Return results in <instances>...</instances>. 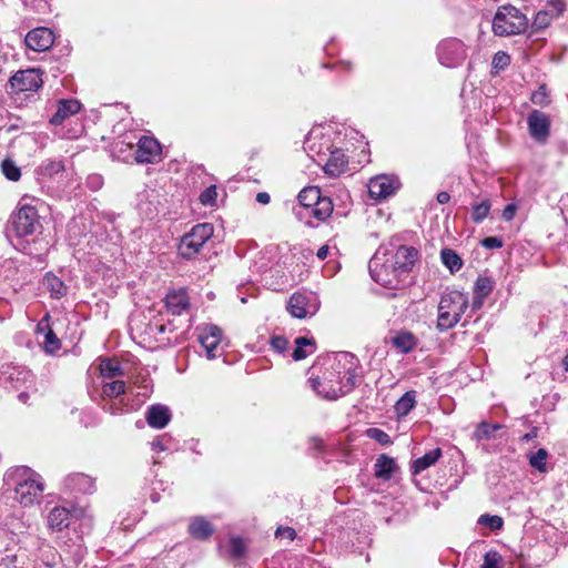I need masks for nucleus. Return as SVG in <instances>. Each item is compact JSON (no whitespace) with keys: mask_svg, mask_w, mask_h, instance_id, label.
Here are the masks:
<instances>
[{"mask_svg":"<svg viewBox=\"0 0 568 568\" xmlns=\"http://www.w3.org/2000/svg\"><path fill=\"white\" fill-rule=\"evenodd\" d=\"M356 359L353 355L342 354L331 371L324 373L323 377H312V388L326 399H337L353 390L357 383Z\"/></svg>","mask_w":568,"mask_h":568,"instance_id":"nucleus-1","label":"nucleus"},{"mask_svg":"<svg viewBox=\"0 0 568 568\" xmlns=\"http://www.w3.org/2000/svg\"><path fill=\"white\" fill-rule=\"evenodd\" d=\"M468 306L469 298L466 293L457 290L443 293L437 308L436 328L445 332L456 326Z\"/></svg>","mask_w":568,"mask_h":568,"instance_id":"nucleus-2","label":"nucleus"},{"mask_svg":"<svg viewBox=\"0 0 568 568\" xmlns=\"http://www.w3.org/2000/svg\"><path fill=\"white\" fill-rule=\"evenodd\" d=\"M16 499L23 506H31L42 498L44 485L41 476L28 467L16 470Z\"/></svg>","mask_w":568,"mask_h":568,"instance_id":"nucleus-3","label":"nucleus"},{"mask_svg":"<svg viewBox=\"0 0 568 568\" xmlns=\"http://www.w3.org/2000/svg\"><path fill=\"white\" fill-rule=\"evenodd\" d=\"M527 27V17L511 4L500 6L493 20V31L499 37L519 34Z\"/></svg>","mask_w":568,"mask_h":568,"instance_id":"nucleus-4","label":"nucleus"},{"mask_svg":"<svg viewBox=\"0 0 568 568\" xmlns=\"http://www.w3.org/2000/svg\"><path fill=\"white\" fill-rule=\"evenodd\" d=\"M213 235V225L210 223H201L192 227L179 244V253L184 258H193L199 254L203 245Z\"/></svg>","mask_w":568,"mask_h":568,"instance_id":"nucleus-5","label":"nucleus"},{"mask_svg":"<svg viewBox=\"0 0 568 568\" xmlns=\"http://www.w3.org/2000/svg\"><path fill=\"white\" fill-rule=\"evenodd\" d=\"M12 226L19 237L37 233L41 229L37 210L30 205L20 207L12 219Z\"/></svg>","mask_w":568,"mask_h":568,"instance_id":"nucleus-6","label":"nucleus"},{"mask_svg":"<svg viewBox=\"0 0 568 568\" xmlns=\"http://www.w3.org/2000/svg\"><path fill=\"white\" fill-rule=\"evenodd\" d=\"M369 272L372 278L387 288H398L405 280L394 268V266L387 263L381 264L379 258L374 256L369 262Z\"/></svg>","mask_w":568,"mask_h":568,"instance_id":"nucleus-7","label":"nucleus"},{"mask_svg":"<svg viewBox=\"0 0 568 568\" xmlns=\"http://www.w3.org/2000/svg\"><path fill=\"white\" fill-rule=\"evenodd\" d=\"M320 308V301L313 293H295L291 296L287 310L296 318L314 315Z\"/></svg>","mask_w":568,"mask_h":568,"instance_id":"nucleus-8","label":"nucleus"},{"mask_svg":"<svg viewBox=\"0 0 568 568\" xmlns=\"http://www.w3.org/2000/svg\"><path fill=\"white\" fill-rule=\"evenodd\" d=\"M437 54L443 65L454 68L465 60L467 53L464 43L453 38L440 42Z\"/></svg>","mask_w":568,"mask_h":568,"instance_id":"nucleus-9","label":"nucleus"},{"mask_svg":"<svg viewBox=\"0 0 568 568\" xmlns=\"http://www.w3.org/2000/svg\"><path fill=\"white\" fill-rule=\"evenodd\" d=\"M42 84V72L39 69L18 71L10 79V85L16 93L36 92Z\"/></svg>","mask_w":568,"mask_h":568,"instance_id":"nucleus-10","label":"nucleus"},{"mask_svg":"<svg viewBox=\"0 0 568 568\" xmlns=\"http://www.w3.org/2000/svg\"><path fill=\"white\" fill-rule=\"evenodd\" d=\"M400 187V181L395 175L381 174L368 182V193L372 199L384 200L396 193Z\"/></svg>","mask_w":568,"mask_h":568,"instance_id":"nucleus-11","label":"nucleus"},{"mask_svg":"<svg viewBox=\"0 0 568 568\" xmlns=\"http://www.w3.org/2000/svg\"><path fill=\"white\" fill-rule=\"evenodd\" d=\"M527 124L530 136L538 143H546L550 134V119L539 111L534 110L527 118Z\"/></svg>","mask_w":568,"mask_h":568,"instance_id":"nucleus-12","label":"nucleus"},{"mask_svg":"<svg viewBox=\"0 0 568 568\" xmlns=\"http://www.w3.org/2000/svg\"><path fill=\"white\" fill-rule=\"evenodd\" d=\"M199 341L205 348L209 359H213L222 355L220 347L222 342V329L216 325H205L202 327L199 334Z\"/></svg>","mask_w":568,"mask_h":568,"instance_id":"nucleus-13","label":"nucleus"},{"mask_svg":"<svg viewBox=\"0 0 568 568\" xmlns=\"http://www.w3.org/2000/svg\"><path fill=\"white\" fill-rule=\"evenodd\" d=\"M161 159V145L154 138L142 136L138 142L135 160L138 163H155Z\"/></svg>","mask_w":568,"mask_h":568,"instance_id":"nucleus-14","label":"nucleus"},{"mask_svg":"<svg viewBox=\"0 0 568 568\" xmlns=\"http://www.w3.org/2000/svg\"><path fill=\"white\" fill-rule=\"evenodd\" d=\"M418 256V251L413 246L402 245L393 256L392 265L406 280Z\"/></svg>","mask_w":568,"mask_h":568,"instance_id":"nucleus-15","label":"nucleus"},{"mask_svg":"<svg viewBox=\"0 0 568 568\" xmlns=\"http://www.w3.org/2000/svg\"><path fill=\"white\" fill-rule=\"evenodd\" d=\"M54 37L48 28H36L26 36V44L36 52H43L51 48Z\"/></svg>","mask_w":568,"mask_h":568,"instance_id":"nucleus-16","label":"nucleus"},{"mask_svg":"<svg viewBox=\"0 0 568 568\" xmlns=\"http://www.w3.org/2000/svg\"><path fill=\"white\" fill-rule=\"evenodd\" d=\"M347 165L348 159L343 150L334 149L331 151L328 160L323 165V170L327 175L336 178L347 170Z\"/></svg>","mask_w":568,"mask_h":568,"instance_id":"nucleus-17","label":"nucleus"},{"mask_svg":"<svg viewBox=\"0 0 568 568\" xmlns=\"http://www.w3.org/2000/svg\"><path fill=\"white\" fill-rule=\"evenodd\" d=\"M165 306L173 315H181L190 306V301L184 290L172 291L165 296Z\"/></svg>","mask_w":568,"mask_h":568,"instance_id":"nucleus-18","label":"nucleus"},{"mask_svg":"<svg viewBox=\"0 0 568 568\" xmlns=\"http://www.w3.org/2000/svg\"><path fill=\"white\" fill-rule=\"evenodd\" d=\"M80 106L79 101L73 99L59 101L57 111L51 116L50 123L53 125L62 124L67 118L77 114L80 111Z\"/></svg>","mask_w":568,"mask_h":568,"instance_id":"nucleus-19","label":"nucleus"},{"mask_svg":"<svg viewBox=\"0 0 568 568\" xmlns=\"http://www.w3.org/2000/svg\"><path fill=\"white\" fill-rule=\"evenodd\" d=\"M145 418L151 427L163 428L170 422L171 415L168 407L153 405L148 409Z\"/></svg>","mask_w":568,"mask_h":568,"instance_id":"nucleus-20","label":"nucleus"},{"mask_svg":"<svg viewBox=\"0 0 568 568\" xmlns=\"http://www.w3.org/2000/svg\"><path fill=\"white\" fill-rule=\"evenodd\" d=\"M70 511L64 507H54L48 515V525L51 529L62 530L70 523Z\"/></svg>","mask_w":568,"mask_h":568,"instance_id":"nucleus-21","label":"nucleus"},{"mask_svg":"<svg viewBox=\"0 0 568 568\" xmlns=\"http://www.w3.org/2000/svg\"><path fill=\"white\" fill-rule=\"evenodd\" d=\"M214 529L210 521L203 517H195L189 525V532L195 539H207Z\"/></svg>","mask_w":568,"mask_h":568,"instance_id":"nucleus-22","label":"nucleus"},{"mask_svg":"<svg viewBox=\"0 0 568 568\" xmlns=\"http://www.w3.org/2000/svg\"><path fill=\"white\" fill-rule=\"evenodd\" d=\"M442 456H443V452L440 448H435V449L426 453L424 456L415 459L412 463L413 473L420 474L422 471L426 470L430 466L435 465Z\"/></svg>","mask_w":568,"mask_h":568,"instance_id":"nucleus-23","label":"nucleus"},{"mask_svg":"<svg viewBox=\"0 0 568 568\" xmlns=\"http://www.w3.org/2000/svg\"><path fill=\"white\" fill-rule=\"evenodd\" d=\"M67 485L70 489L80 493H92L94 489V480L85 474H73L68 477Z\"/></svg>","mask_w":568,"mask_h":568,"instance_id":"nucleus-24","label":"nucleus"},{"mask_svg":"<svg viewBox=\"0 0 568 568\" xmlns=\"http://www.w3.org/2000/svg\"><path fill=\"white\" fill-rule=\"evenodd\" d=\"M396 465L395 460L387 456V455H381L374 465V471L375 476L377 478L387 480L392 477L393 471L395 470Z\"/></svg>","mask_w":568,"mask_h":568,"instance_id":"nucleus-25","label":"nucleus"},{"mask_svg":"<svg viewBox=\"0 0 568 568\" xmlns=\"http://www.w3.org/2000/svg\"><path fill=\"white\" fill-rule=\"evenodd\" d=\"M315 352V341L305 336H300L295 339V349L292 357L295 361L306 358L310 354Z\"/></svg>","mask_w":568,"mask_h":568,"instance_id":"nucleus-26","label":"nucleus"},{"mask_svg":"<svg viewBox=\"0 0 568 568\" xmlns=\"http://www.w3.org/2000/svg\"><path fill=\"white\" fill-rule=\"evenodd\" d=\"M416 392H406L395 404L394 409L398 417H404L415 407Z\"/></svg>","mask_w":568,"mask_h":568,"instance_id":"nucleus-27","label":"nucleus"},{"mask_svg":"<svg viewBox=\"0 0 568 568\" xmlns=\"http://www.w3.org/2000/svg\"><path fill=\"white\" fill-rule=\"evenodd\" d=\"M393 345L402 353H409L416 346V338L409 332H400L392 338Z\"/></svg>","mask_w":568,"mask_h":568,"instance_id":"nucleus-28","label":"nucleus"},{"mask_svg":"<svg viewBox=\"0 0 568 568\" xmlns=\"http://www.w3.org/2000/svg\"><path fill=\"white\" fill-rule=\"evenodd\" d=\"M43 286L50 291L51 295L55 298H60L65 295L67 286L63 282L53 274H47L43 278Z\"/></svg>","mask_w":568,"mask_h":568,"instance_id":"nucleus-29","label":"nucleus"},{"mask_svg":"<svg viewBox=\"0 0 568 568\" xmlns=\"http://www.w3.org/2000/svg\"><path fill=\"white\" fill-rule=\"evenodd\" d=\"M440 258L450 273L458 272L463 266L462 257L450 248H443L440 252Z\"/></svg>","mask_w":568,"mask_h":568,"instance_id":"nucleus-30","label":"nucleus"},{"mask_svg":"<svg viewBox=\"0 0 568 568\" xmlns=\"http://www.w3.org/2000/svg\"><path fill=\"white\" fill-rule=\"evenodd\" d=\"M321 197V191L316 186L304 187L297 196L300 204L305 207H314Z\"/></svg>","mask_w":568,"mask_h":568,"instance_id":"nucleus-31","label":"nucleus"},{"mask_svg":"<svg viewBox=\"0 0 568 568\" xmlns=\"http://www.w3.org/2000/svg\"><path fill=\"white\" fill-rule=\"evenodd\" d=\"M100 374L104 378H114L123 375L120 364L113 359H102L100 363Z\"/></svg>","mask_w":568,"mask_h":568,"instance_id":"nucleus-32","label":"nucleus"},{"mask_svg":"<svg viewBox=\"0 0 568 568\" xmlns=\"http://www.w3.org/2000/svg\"><path fill=\"white\" fill-rule=\"evenodd\" d=\"M503 426L500 424H489L486 422L480 423L475 433L474 437L477 440H488L495 438V433L499 430Z\"/></svg>","mask_w":568,"mask_h":568,"instance_id":"nucleus-33","label":"nucleus"},{"mask_svg":"<svg viewBox=\"0 0 568 568\" xmlns=\"http://www.w3.org/2000/svg\"><path fill=\"white\" fill-rule=\"evenodd\" d=\"M332 212L333 203L329 197H321L312 209L313 215L320 221L326 220L328 216H331Z\"/></svg>","mask_w":568,"mask_h":568,"instance_id":"nucleus-34","label":"nucleus"},{"mask_svg":"<svg viewBox=\"0 0 568 568\" xmlns=\"http://www.w3.org/2000/svg\"><path fill=\"white\" fill-rule=\"evenodd\" d=\"M125 392V383L123 381L106 382L102 385V395L105 397H118Z\"/></svg>","mask_w":568,"mask_h":568,"instance_id":"nucleus-35","label":"nucleus"},{"mask_svg":"<svg viewBox=\"0 0 568 568\" xmlns=\"http://www.w3.org/2000/svg\"><path fill=\"white\" fill-rule=\"evenodd\" d=\"M491 291H493V282L489 277L479 276L476 280L475 286H474L475 295H478L481 297H487Z\"/></svg>","mask_w":568,"mask_h":568,"instance_id":"nucleus-36","label":"nucleus"},{"mask_svg":"<svg viewBox=\"0 0 568 568\" xmlns=\"http://www.w3.org/2000/svg\"><path fill=\"white\" fill-rule=\"evenodd\" d=\"M490 211V202L485 200L478 204L473 206L471 220L475 223H480L484 221Z\"/></svg>","mask_w":568,"mask_h":568,"instance_id":"nucleus-37","label":"nucleus"},{"mask_svg":"<svg viewBox=\"0 0 568 568\" xmlns=\"http://www.w3.org/2000/svg\"><path fill=\"white\" fill-rule=\"evenodd\" d=\"M547 457V450L545 448H539L535 454L529 456V464L532 468H536L539 471H545Z\"/></svg>","mask_w":568,"mask_h":568,"instance_id":"nucleus-38","label":"nucleus"},{"mask_svg":"<svg viewBox=\"0 0 568 568\" xmlns=\"http://www.w3.org/2000/svg\"><path fill=\"white\" fill-rule=\"evenodd\" d=\"M510 63V55L507 54L505 51H498L495 53L491 62V68L495 71V73H498L499 71L504 70L506 67H508Z\"/></svg>","mask_w":568,"mask_h":568,"instance_id":"nucleus-39","label":"nucleus"},{"mask_svg":"<svg viewBox=\"0 0 568 568\" xmlns=\"http://www.w3.org/2000/svg\"><path fill=\"white\" fill-rule=\"evenodd\" d=\"M1 168L7 179L11 181H18L20 179V169L11 160H4L1 164Z\"/></svg>","mask_w":568,"mask_h":568,"instance_id":"nucleus-40","label":"nucleus"},{"mask_svg":"<svg viewBox=\"0 0 568 568\" xmlns=\"http://www.w3.org/2000/svg\"><path fill=\"white\" fill-rule=\"evenodd\" d=\"M552 19L554 18L551 17V13H549V11L540 10L536 14L532 26L536 29H544L550 24Z\"/></svg>","mask_w":568,"mask_h":568,"instance_id":"nucleus-41","label":"nucleus"},{"mask_svg":"<svg viewBox=\"0 0 568 568\" xmlns=\"http://www.w3.org/2000/svg\"><path fill=\"white\" fill-rule=\"evenodd\" d=\"M478 523L488 526L493 530L503 527V519L499 516L481 515Z\"/></svg>","mask_w":568,"mask_h":568,"instance_id":"nucleus-42","label":"nucleus"},{"mask_svg":"<svg viewBox=\"0 0 568 568\" xmlns=\"http://www.w3.org/2000/svg\"><path fill=\"white\" fill-rule=\"evenodd\" d=\"M531 102L537 105H547L549 103L546 85H540L538 90L531 94Z\"/></svg>","mask_w":568,"mask_h":568,"instance_id":"nucleus-43","label":"nucleus"},{"mask_svg":"<svg viewBox=\"0 0 568 568\" xmlns=\"http://www.w3.org/2000/svg\"><path fill=\"white\" fill-rule=\"evenodd\" d=\"M217 197L216 187L211 185L200 194V201L204 205H214Z\"/></svg>","mask_w":568,"mask_h":568,"instance_id":"nucleus-44","label":"nucleus"},{"mask_svg":"<svg viewBox=\"0 0 568 568\" xmlns=\"http://www.w3.org/2000/svg\"><path fill=\"white\" fill-rule=\"evenodd\" d=\"M367 436L382 445H388L392 443L389 435L379 428L367 429Z\"/></svg>","mask_w":568,"mask_h":568,"instance_id":"nucleus-45","label":"nucleus"},{"mask_svg":"<svg viewBox=\"0 0 568 568\" xmlns=\"http://www.w3.org/2000/svg\"><path fill=\"white\" fill-rule=\"evenodd\" d=\"M230 551L234 558L241 557L245 551V545L242 538L233 537L230 540Z\"/></svg>","mask_w":568,"mask_h":568,"instance_id":"nucleus-46","label":"nucleus"},{"mask_svg":"<svg viewBox=\"0 0 568 568\" xmlns=\"http://www.w3.org/2000/svg\"><path fill=\"white\" fill-rule=\"evenodd\" d=\"M566 9V4L562 0H549L544 10L549 11L551 17H559Z\"/></svg>","mask_w":568,"mask_h":568,"instance_id":"nucleus-47","label":"nucleus"},{"mask_svg":"<svg viewBox=\"0 0 568 568\" xmlns=\"http://www.w3.org/2000/svg\"><path fill=\"white\" fill-rule=\"evenodd\" d=\"M44 347L45 351L50 353L60 348V341L51 329L45 334Z\"/></svg>","mask_w":568,"mask_h":568,"instance_id":"nucleus-48","label":"nucleus"},{"mask_svg":"<svg viewBox=\"0 0 568 568\" xmlns=\"http://www.w3.org/2000/svg\"><path fill=\"white\" fill-rule=\"evenodd\" d=\"M501 557L496 551H488L484 556V564L481 565V568H500Z\"/></svg>","mask_w":568,"mask_h":568,"instance_id":"nucleus-49","label":"nucleus"},{"mask_svg":"<svg viewBox=\"0 0 568 568\" xmlns=\"http://www.w3.org/2000/svg\"><path fill=\"white\" fill-rule=\"evenodd\" d=\"M481 245L487 250H494V248L503 247L504 243H503V240L497 236H489V237H485L481 241Z\"/></svg>","mask_w":568,"mask_h":568,"instance_id":"nucleus-50","label":"nucleus"},{"mask_svg":"<svg viewBox=\"0 0 568 568\" xmlns=\"http://www.w3.org/2000/svg\"><path fill=\"white\" fill-rule=\"evenodd\" d=\"M287 344H288L287 339L283 336H274L271 338L272 347L278 352L285 351L287 347Z\"/></svg>","mask_w":568,"mask_h":568,"instance_id":"nucleus-51","label":"nucleus"},{"mask_svg":"<svg viewBox=\"0 0 568 568\" xmlns=\"http://www.w3.org/2000/svg\"><path fill=\"white\" fill-rule=\"evenodd\" d=\"M276 536L293 540L295 538V530L291 527H280L276 530Z\"/></svg>","mask_w":568,"mask_h":568,"instance_id":"nucleus-52","label":"nucleus"},{"mask_svg":"<svg viewBox=\"0 0 568 568\" xmlns=\"http://www.w3.org/2000/svg\"><path fill=\"white\" fill-rule=\"evenodd\" d=\"M516 211H517V207L515 204H508L505 206V209L503 210V213H501V217L505 220V221H510L514 219L515 214H516Z\"/></svg>","mask_w":568,"mask_h":568,"instance_id":"nucleus-53","label":"nucleus"},{"mask_svg":"<svg viewBox=\"0 0 568 568\" xmlns=\"http://www.w3.org/2000/svg\"><path fill=\"white\" fill-rule=\"evenodd\" d=\"M484 298L485 297L474 294L473 301L469 302V306H468V308L470 310V313H476L477 311H479L481 308Z\"/></svg>","mask_w":568,"mask_h":568,"instance_id":"nucleus-54","label":"nucleus"},{"mask_svg":"<svg viewBox=\"0 0 568 568\" xmlns=\"http://www.w3.org/2000/svg\"><path fill=\"white\" fill-rule=\"evenodd\" d=\"M270 194L266 192H260L256 195V201L261 204H268L270 203Z\"/></svg>","mask_w":568,"mask_h":568,"instance_id":"nucleus-55","label":"nucleus"},{"mask_svg":"<svg viewBox=\"0 0 568 568\" xmlns=\"http://www.w3.org/2000/svg\"><path fill=\"white\" fill-rule=\"evenodd\" d=\"M328 252H329V247L328 245H323L318 248L316 255L320 260H325L328 255Z\"/></svg>","mask_w":568,"mask_h":568,"instance_id":"nucleus-56","label":"nucleus"},{"mask_svg":"<svg viewBox=\"0 0 568 568\" xmlns=\"http://www.w3.org/2000/svg\"><path fill=\"white\" fill-rule=\"evenodd\" d=\"M538 435V429L535 427L532 428L529 433L525 434L523 437H521V440L523 442H529V440H532L534 438H536Z\"/></svg>","mask_w":568,"mask_h":568,"instance_id":"nucleus-57","label":"nucleus"},{"mask_svg":"<svg viewBox=\"0 0 568 568\" xmlns=\"http://www.w3.org/2000/svg\"><path fill=\"white\" fill-rule=\"evenodd\" d=\"M449 200H450V195L447 192H439L437 194V201L440 204H446L449 202Z\"/></svg>","mask_w":568,"mask_h":568,"instance_id":"nucleus-58","label":"nucleus"},{"mask_svg":"<svg viewBox=\"0 0 568 568\" xmlns=\"http://www.w3.org/2000/svg\"><path fill=\"white\" fill-rule=\"evenodd\" d=\"M153 447H154V448H158V449H160V450H163V449H164V447L162 446L161 442H159V440H158V442H153Z\"/></svg>","mask_w":568,"mask_h":568,"instance_id":"nucleus-59","label":"nucleus"},{"mask_svg":"<svg viewBox=\"0 0 568 568\" xmlns=\"http://www.w3.org/2000/svg\"><path fill=\"white\" fill-rule=\"evenodd\" d=\"M19 398H20L23 403H26V402H27V398H28V395H27V394H24V393H22V394H20V395H19Z\"/></svg>","mask_w":568,"mask_h":568,"instance_id":"nucleus-60","label":"nucleus"},{"mask_svg":"<svg viewBox=\"0 0 568 568\" xmlns=\"http://www.w3.org/2000/svg\"><path fill=\"white\" fill-rule=\"evenodd\" d=\"M564 366H565V369L568 371V354L564 358Z\"/></svg>","mask_w":568,"mask_h":568,"instance_id":"nucleus-61","label":"nucleus"},{"mask_svg":"<svg viewBox=\"0 0 568 568\" xmlns=\"http://www.w3.org/2000/svg\"><path fill=\"white\" fill-rule=\"evenodd\" d=\"M159 332H161V333H162V332H164V326H162V325H161V326L159 327Z\"/></svg>","mask_w":568,"mask_h":568,"instance_id":"nucleus-62","label":"nucleus"}]
</instances>
